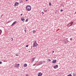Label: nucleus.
Returning a JSON list of instances; mask_svg holds the SVG:
<instances>
[{
    "instance_id": "nucleus-1",
    "label": "nucleus",
    "mask_w": 76,
    "mask_h": 76,
    "mask_svg": "<svg viewBox=\"0 0 76 76\" xmlns=\"http://www.w3.org/2000/svg\"><path fill=\"white\" fill-rule=\"evenodd\" d=\"M26 9L27 10L29 11L31 10V7L30 5H27L26 7Z\"/></svg>"
},
{
    "instance_id": "nucleus-2",
    "label": "nucleus",
    "mask_w": 76,
    "mask_h": 76,
    "mask_svg": "<svg viewBox=\"0 0 76 76\" xmlns=\"http://www.w3.org/2000/svg\"><path fill=\"white\" fill-rule=\"evenodd\" d=\"M35 42H34V46H33V47H37L38 45L37 43V42L35 41Z\"/></svg>"
},
{
    "instance_id": "nucleus-3",
    "label": "nucleus",
    "mask_w": 76,
    "mask_h": 76,
    "mask_svg": "<svg viewBox=\"0 0 76 76\" xmlns=\"http://www.w3.org/2000/svg\"><path fill=\"white\" fill-rule=\"evenodd\" d=\"M73 25V22H72L71 23H69L67 25V26H72Z\"/></svg>"
},
{
    "instance_id": "nucleus-4",
    "label": "nucleus",
    "mask_w": 76,
    "mask_h": 76,
    "mask_svg": "<svg viewBox=\"0 0 76 76\" xmlns=\"http://www.w3.org/2000/svg\"><path fill=\"white\" fill-rule=\"evenodd\" d=\"M19 5V3L16 2L15 3V4L14 5V6H18Z\"/></svg>"
},
{
    "instance_id": "nucleus-5",
    "label": "nucleus",
    "mask_w": 76,
    "mask_h": 76,
    "mask_svg": "<svg viewBox=\"0 0 76 76\" xmlns=\"http://www.w3.org/2000/svg\"><path fill=\"white\" fill-rule=\"evenodd\" d=\"M42 75V73L41 72H40L39 73H38V76H41Z\"/></svg>"
},
{
    "instance_id": "nucleus-6",
    "label": "nucleus",
    "mask_w": 76,
    "mask_h": 76,
    "mask_svg": "<svg viewBox=\"0 0 76 76\" xmlns=\"http://www.w3.org/2000/svg\"><path fill=\"white\" fill-rule=\"evenodd\" d=\"M56 61H57V60H56V59L53 60V61L52 63H56Z\"/></svg>"
},
{
    "instance_id": "nucleus-7",
    "label": "nucleus",
    "mask_w": 76,
    "mask_h": 76,
    "mask_svg": "<svg viewBox=\"0 0 76 76\" xmlns=\"http://www.w3.org/2000/svg\"><path fill=\"white\" fill-rule=\"evenodd\" d=\"M57 68H58V65H56L53 66V68H54V69H57Z\"/></svg>"
},
{
    "instance_id": "nucleus-8",
    "label": "nucleus",
    "mask_w": 76,
    "mask_h": 76,
    "mask_svg": "<svg viewBox=\"0 0 76 76\" xmlns=\"http://www.w3.org/2000/svg\"><path fill=\"white\" fill-rule=\"evenodd\" d=\"M16 23H17V21H15V22H14L12 24V25H11V26H13V25H15V24Z\"/></svg>"
},
{
    "instance_id": "nucleus-9",
    "label": "nucleus",
    "mask_w": 76,
    "mask_h": 76,
    "mask_svg": "<svg viewBox=\"0 0 76 76\" xmlns=\"http://www.w3.org/2000/svg\"><path fill=\"white\" fill-rule=\"evenodd\" d=\"M26 66H27V64H23V67H26Z\"/></svg>"
},
{
    "instance_id": "nucleus-10",
    "label": "nucleus",
    "mask_w": 76,
    "mask_h": 76,
    "mask_svg": "<svg viewBox=\"0 0 76 76\" xmlns=\"http://www.w3.org/2000/svg\"><path fill=\"white\" fill-rule=\"evenodd\" d=\"M21 20H22V21H23V20H25V19H24V17L21 18Z\"/></svg>"
},
{
    "instance_id": "nucleus-11",
    "label": "nucleus",
    "mask_w": 76,
    "mask_h": 76,
    "mask_svg": "<svg viewBox=\"0 0 76 76\" xmlns=\"http://www.w3.org/2000/svg\"><path fill=\"white\" fill-rule=\"evenodd\" d=\"M19 3H23V1L19 0Z\"/></svg>"
},
{
    "instance_id": "nucleus-12",
    "label": "nucleus",
    "mask_w": 76,
    "mask_h": 76,
    "mask_svg": "<svg viewBox=\"0 0 76 76\" xmlns=\"http://www.w3.org/2000/svg\"><path fill=\"white\" fill-rule=\"evenodd\" d=\"M44 11H45V12H46L47 11V8H44Z\"/></svg>"
},
{
    "instance_id": "nucleus-13",
    "label": "nucleus",
    "mask_w": 76,
    "mask_h": 76,
    "mask_svg": "<svg viewBox=\"0 0 76 76\" xmlns=\"http://www.w3.org/2000/svg\"><path fill=\"white\" fill-rule=\"evenodd\" d=\"M20 64H16V67H19V66Z\"/></svg>"
},
{
    "instance_id": "nucleus-14",
    "label": "nucleus",
    "mask_w": 76,
    "mask_h": 76,
    "mask_svg": "<svg viewBox=\"0 0 76 76\" xmlns=\"http://www.w3.org/2000/svg\"><path fill=\"white\" fill-rule=\"evenodd\" d=\"M1 32H2V31L0 29V35H1Z\"/></svg>"
},
{
    "instance_id": "nucleus-15",
    "label": "nucleus",
    "mask_w": 76,
    "mask_h": 76,
    "mask_svg": "<svg viewBox=\"0 0 76 76\" xmlns=\"http://www.w3.org/2000/svg\"><path fill=\"white\" fill-rule=\"evenodd\" d=\"M49 6H51V2L49 3Z\"/></svg>"
},
{
    "instance_id": "nucleus-16",
    "label": "nucleus",
    "mask_w": 76,
    "mask_h": 76,
    "mask_svg": "<svg viewBox=\"0 0 76 76\" xmlns=\"http://www.w3.org/2000/svg\"><path fill=\"white\" fill-rule=\"evenodd\" d=\"M42 63H43L41 61L40 62V64L39 65H40V64H42Z\"/></svg>"
},
{
    "instance_id": "nucleus-17",
    "label": "nucleus",
    "mask_w": 76,
    "mask_h": 76,
    "mask_svg": "<svg viewBox=\"0 0 76 76\" xmlns=\"http://www.w3.org/2000/svg\"><path fill=\"white\" fill-rule=\"evenodd\" d=\"M28 19H27L26 20V22H28Z\"/></svg>"
},
{
    "instance_id": "nucleus-18",
    "label": "nucleus",
    "mask_w": 76,
    "mask_h": 76,
    "mask_svg": "<svg viewBox=\"0 0 76 76\" xmlns=\"http://www.w3.org/2000/svg\"><path fill=\"white\" fill-rule=\"evenodd\" d=\"M33 33H35V32H36L35 31V30H33Z\"/></svg>"
},
{
    "instance_id": "nucleus-19",
    "label": "nucleus",
    "mask_w": 76,
    "mask_h": 76,
    "mask_svg": "<svg viewBox=\"0 0 76 76\" xmlns=\"http://www.w3.org/2000/svg\"><path fill=\"white\" fill-rule=\"evenodd\" d=\"M63 41H64V42H64L65 44H66V42L65 40H63Z\"/></svg>"
},
{
    "instance_id": "nucleus-20",
    "label": "nucleus",
    "mask_w": 76,
    "mask_h": 76,
    "mask_svg": "<svg viewBox=\"0 0 76 76\" xmlns=\"http://www.w3.org/2000/svg\"><path fill=\"white\" fill-rule=\"evenodd\" d=\"M42 15H44V12H42Z\"/></svg>"
},
{
    "instance_id": "nucleus-21",
    "label": "nucleus",
    "mask_w": 76,
    "mask_h": 76,
    "mask_svg": "<svg viewBox=\"0 0 76 76\" xmlns=\"http://www.w3.org/2000/svg\"><path fill=\"white\" fill-rule=\"evenodd\" d=\"M16 56H19V54H16Z\"/></svg>"
},
{
    "instance_id": "nucleus-22",
    "label": "nucleus",
    "mask_w": 76,
    "mask_h": 76,
    "mask_svg": "<svg viewBox=\"0 0 76 76\" xmlns=\"http://www.w3.org/2000/svg\"><path fill=\"white\" fill-rule=\"evenodd\" d=\"M26 76H29V75L28 74H26Z\"/></svg>"
},
{
    "instance_id": "nucleus-23",
    "label": "nucleus",
    "mask_w": 76,
    "mask_h": 76,
    "mask_svg": "<svg viewBox=\"0 0 76 76\" xmlns=\"http://www.w3.org/2000/svg\"><path fill=\"white\" fill-rule=\"evenodd\" d=\"M26 47H28V45H27L26 46Z\"/></svg>"
},
{
    "instance_id": "nucleus-24",
    "label": "nucleus",
    "mask_w": 76,
    "mask_h": 76,
    "mask_svg": "<svg viewBox=\"0 0 76 76\" xmlns=\"http://www.w3.org/2000/svg\"><path fill=\"white\" fill-rule=\"evenodd\" d=\"M63 10H60V11L61 12H63Z\"/></svg>"
},
{
    "instance_id": "nucleus-25",
    "label": "nucleus",
    "mask_w": 76,
    "mask_h": 76,
    "mask_svg": "<svg viewBox=\"0 0 76 76\" xmlns=\"http://www.w3.org/2000/svg\"><path fill=\"white\" fill-rule=\"evenodd\" d=\"M24 31L26 33V30H24Z\"/></svg>"
},
{
    "instance_id": "nucleus-26",
    "label": "nucleus",
    "mask_w": 76,
    "mask_h": 76,
    "mask_svg": "<svg viewBox=\"0 0 76 76\" xmlns=\"http://www.w3.org/2000/svg\"><path fill=\"white\" fill-rule=\"evenodd\" d=\"M2 63V62L1 61H0V64H1Z\"/></svg>"
},
{
    "instance_id": "nucleus-27",
    "label": "nucleus",
    "mask_w": 76,
    "mask_h": 76,
    "mask_svg": "<svg viewBox=\"0 0 76 76\" xmlns=\"http://www.w3.org/2000/svg\"><path fill=\"white\" fill-rule=\"evenodd\" d=\"M70 40L71 41H72V38H70Z\"/></svg>"
},
{
    "instance_id": "nucleus-28",
    "label": "nucleus",
    "mask_w": 76,
    "mask_h": 76,
    "mask_svg": "<svg viewBox=\"0 0 76 76\" xmlns=\"http://www.w3.org/2000/svg\"><path fill=\"white\" fill-rule=\"evenodd\" d=\"M11 41H13V38H12V39H11Z\"/></svg>"
},
{
    "instance_id": "nucleus-29",
    "label": "nucleus",
    "mask_w": 76,
    "mask_h": 76,
    "mask_svg": "<svg viewBox=\"0 0 76 76\" xmlns=\"http://www.w3.org/2000/svg\"><path fill=\"white\" fill-rule=\"evenodd\" d=\"M48 60L49 61H51V60L50 59H48Z\"/></svg>"
},
{
    "instance_id": "nucleus-30",
    "label": "nucleus",
    "mask_w": 76,
    "mask_h": 76,
    "mask_svg": "<svg viewBox=\"0 0 76 76\" xmlns=\"http://www.w3.org/2000/svg\"><path fill=\"white\" fill-rule=\"evenodd\" d=\"M34 59H35V58H33L32 59L33 60H34Z\"/></svg>"
},
{
    "instance_id": "nucleus-31",
    "label": "nucleus",
    "mask_w": 76,
    "mask_h": 76,
    "mask_svg": "<svg viewBox=\"0 0 76 76\" xmlns=\"http://www.w3.org/2000/svg\"><path fill=\"white\" fill-rule=\"evenodd\" d=\"M22 15H23V14H21L20 15V16H22Z\"/></svg>"
},
{
    "instance_id": "nucleus-32",
    "label": "nucleus",
    "mask_w": 76,
    "mask_h": 76,
    "mask_svg": "<svg viewBox=\"0 0 76 76\" xmlns=\"http://www.w3.org/2000/svg\"><path fill=\"white\" fill-rule=\"evenodd\" d=\"M52 53H54V51H53Z\"/></svg>"
},
{
    "instance_id": "nucleus-33",
    "label": "nucleus",
    "mask_w": 76,
    "mask_h": 76,
    "mask_svg": "<svg viewBox=\"0 0 76 76\" xmlns=\"http://www.w3.org/2000/svg\"><path fill=\"white\" fill-rule=\"evenodd\" d=\"M25 30H26V27H25Z\"/></svg>"
},
{
    "instance_id": "nucleus-34",
    "label": "nucleus",
    "mask_w": 76,
    "mask_h": 76,
    "mask_svg": "<svg viewBox=\"0 0 76 76\" xmlns=\"http://www.w3.org/2000/svg\"><path fill=\"white\" fill-rule=\"evenodd\" d=\"M26 1H28V0H26Z\"/></svg>"
},
{
    "instance_id": "nucleus-35",
    "label": "nucleus",
    "mask_w": 76,
    "mask_h": 76,
    "mask_svg": "<svg viewBox=\"0 0 76 76\" xmlns=\"http://www.w3.org/2000/svg\"><path fill=\"white\" fill-rule=\"evenodd\" d=\"M55 13H56V12H55Z\"/></svg>"
}]
</instances>
